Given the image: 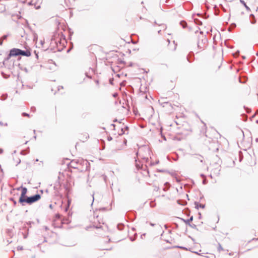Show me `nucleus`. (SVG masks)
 Returning a JSON list of instances; mask_svg holds the SVG:
<instances>
[{"instance_id":"2eb2a0df","label":"nucleus","mask_w":258,"mask_h":258,"mask_svg":"<svg viewBox=\"0 0 258 258\" xmlns=\"http://www.w3.org/2000/svg\"><path fill=\"white\" fill-rule=\"evenodd\" d=\"M136 166L137 168L138 169H140L141 168V166H140V165L137 163V160H136Z\"/></svg>"},{"instance_id":"f257e3e1","label":"nucleus","mask_w":258,"mask_h":258,"mask_svg":"<svg viewBox=\"0 0 258 258\" xmlns=\"http://www.w3.org/2000/svg\"><path fill=\"white\" fill-rule=\"evenodd\" d=\"M41 196L39 194H36L30 197H26V199L24 200V204L25 205V203L28 204L29 205L32 204V203L39 200Z\"/></svg>"},{"instance_id":"f03ea898","label":"nucleus","mask_w":258,"mask_h":258,"mask_svg":"<svg viewBox=\"0 0 258 258\" xmlns=\"http://www.w3.org/2000/svg\"><path fill=\"white\" fill-rule=\"evenodd\" d=\"M143 150V149H141L139 150V151L137 153V156L139 159L140 158L142 159V160H144L145 162H147L148 160V158L145 157L143 154H142V151ZM144 151L145 152H147L148 153H149V150L147 148H144Z\"/></svg>"},{"instance_id":"4468645a","label":"nucleus","mask_w":258,"mask_h":258,"mask_svg":"<svg viewBox=\"0 0 258 258\" xmlns=\"http://www.w3.org/2000/svg\"><path fill=\"white\" fill-rule=\"evenodd\" d=\"M195 22L198 25H202V22L200 20H199L197 19H195Z\"/></svg>"},{"instance_id":"9d476101","label":"nucleus","mask_w":258,"mask_h":258,"mask_svg":"<svg viewBox=\"0 0 258 258\" xmlns=\"http://www.w3.org/2000/svg\"><path fill=\"white\" fill-rule=\"evenodd\" d=\"M240 2L243 5V6H244V7L245 8L246 10L248 11V12H250V9L246 5V3L244 2V1H243V0H240Z\"/></svg>"},{"instance_id":"1a4fd4ad","label":"nucleus","mask_w":258,"mask_h":258,"mask_svg":"<svg viewBox=\"0 0 258 258\" xmlns=\"http://www.w3.org/2000/svg\"><path fill=\"white\" fill-rule=\"evenodd\" d=\"M159 103L163 107H164V104L168 103V101H166V98H162L159 100Z\"/></svg>"},{"instance_id":"cd10ccee","label":"nucleus","mask_w":258,"mask_h":258,"mask_svg":"<svg viewBox=\"0 0 258 258\" xmlns=\"http://www.w3.org/2000/svg\"><path fill=\"white\" fill-rule=\"evenodd\" d=\"M0 124H1V125H3V122H2L1 121H0Z\"/></svg>"},{"instance_id":"6ab92c4d","label":"nucleus","mask_w":258,"mask_h":258,"mask_svg":"<svg viewBox=\"0 0 258 258\" xmlns=\"http://www.w3.org/2000/svg\"><path fill=\"white\" fill-rule=\"evenodd\" d=\"M22 115L25 116H29V114L25 112L23 113Z\"/></svg>"},{"instance_id":"f704fd0d","label":"nucleus","mask_w":258,"mask_h":258,"mask_svg":"<svg viewBox=\"0 0 258 258\" xmlns=\"http://www.w3.org/2000/svg\"><path fill=\"white\" fill-rule=\"evenodd\" d=\"M96 227L97 228H99L100 227L96 226Z\"/></svg>"},{"instance_id":"7ed1b4c3","label":"nucleus","mask_w":258,"mask_h":258,"mask_svg":"<svg viewBox=\"0 0 258 258\" xmlns=\"http://www.w3.org/2000/svg\"><path fill=\"white\" fill-rule=\"evenodd\" d=\"M27 192V189L26 187H22V192L21 196L19 198V202L21 204L22 206H25L24 204V200L26 199V197H27L26 195Z\"/></svg>"},{"instance_id":"bb28decb","label":"nucleus","mask_w":258,"mask_h":258,"mask_svg":"<svg viewBox=\"0 0 258 258\" xmlns=\"http://www.w3.org/2000/svg\"><path fill=\"white\" fill-rule=\"evenodd\" d=\"M109 81H110V84H112V81H113V80H109Z\"/></svg>"},{"instance_id":"2f4dec72","label":"nucleus","mask_w":258,"mask_h":258,"mask_svg":"<svg viewBox=\"0 0 258 258\" xmlns=\"http://www.w3.org/2000/svg\"><path fill=\"white\" fill-rule=\"evenodd\" d=\"M14 203L15 205H16V202L14 201Z\"/></svg>"},{"instance_id":"c85d7f7f","label":"nucleus","mask_w":258,"mask_h":258,"mask_svg":"<svg viewBox=\"0 0 258 258\" xmlns=\"http://www.w3.org/2000/svg\"><path fill=\"white\" fill-rule=\"evenodd\" d=\"M150 225L152 226H154V224L150 223Z\"/></svg>"},{"instance_id":"dca6fc26","label":"nucleus","mask_w":258,"mask_h":258,"mask_svg":"<svg viewBox=\"0 0 258 258\" xmlns=\"http://www.w3.org/2000/svg\"><path fill=\"white\" fill-rule=\"evenodd\" d=\"M189 226L194 229H196L197 228V226L194 224H190Z\"/></svg>"},{"instance_id":"0eeeda50","label":"nucleus","mask_w":258,"mask_h":258,"mask_svg":"<svg viewBox=\"0 0 258 258\" xmlns=\"http://www.w3.org/2000/svg\"><path fill=\"white\" fill-rule=\"evenodd\" d=\"M78 164L79 162L75 160H73L70 163L71 166L74 168H78Z\"/></svg>"},{"instance_id":"ddd939ff","label":"nucleus","mask_w":258,"mask_h":258,"mask_svg":"<svg viewBox=\"0 0 258 258\" xmlns=\"http://www.w3.org/2000/svg\"><path fill=\"white\" fill-rule=\"evenodd\" d=\"M180 24L182 26L183 28H185L186 26V23L184 21H181Z\"/></svg>"},{"instance_id":"9b49d317","label":"nucleus","mask_w":258,"mask_h":258,"mask_svg":"<svg viewBox=\"0 0 258 258\" xmlns=\"http://www.w3.org/2000/svg\"><path fill=\"white\" fill-rule=\"evenodd\" d=\"M195 205L196 208L197 209H199V208H204L205 206V205L201 204L197 202L195 203Z\"/></svg>"},{"instance_id":"72a5a7b5","label":"nucleus","mask_w":258,"mask_h":258,"mask_svg":"<svg viewBox=\"0 0 258 258\" xmlns=\"http://www.w3.org/2000/svg\"><path fill=\"white\" fill-rule=\"evenodd\" d=\"M36 56L37 58H38V56L37 54H36Z\"/></svg>"},{"instance_id":"aec40b11","label":"nucleus","mask_w":258,"mask_h":258,"mask_svg":"<svg viewBox=\"0 0 258 258\" xmlns=\"http://www.w3.org/2000/svg\"><path fill=\"white\" fill-rule=\"evenodd\" d=\"M222 250H223V248L222 247L221 245L220 244H219V247H218V250L220 251Z\"/></svg>"},{"instance_id":"20e7f679","label":"nucleus","mask_w":258,"mask_h":258,"mask_svg":"<svg viewBox=\"0 0 258 258\" xmlns=\"http://www.w3.org/2000/svg\"><path fill=\"white\" fill-rule=\"evenodd\" d=\"M20 55V49L13 48L12 49L9 55L8 58L11 56H16Z\"/></svg>"},{"instance_id":"a878e982","label":"nucleus","mask_w":258,"mask_h":258,"mask_svg":"<svg viewBox=\"0 0 258 258\" xmlns=\"http://www.w3.org/2000/svg\"><path fill=\"white\" fill-rule=\"evenodd\" d=\"M130 239L132 241H133L135 240V239H133V238H132V237L130 238Z\"/></svg>"},{"instance_id":"39448f33","label":"nucleus","mask_w":258,"mask_h":258,"mask_svg":"<svg viewBox=\"0 0 258 258\" xmlns=\"http://www.w3.org/2000/svg\"><path fill=\"white\" fill-rule=\"evenodd\" d=\"M40 3L41 2L39 3H36L35 0H32L30 2H29L28 4L29 5H34L35 8L36 9H38L40 7Z\"/></svg>"},{"instance_id":"f8f14e48","label":"nucleus","mask_w":258,"mask_h":258,"mask_svg":"<svg viewBox=\"0 0 258 258\" xmlns=\"http://www.w3.org/2000/svg\"><path fill=\"white\" fill-rule=\"evenodd\" d=\"M250 18L252 19V20L251 21V23L252 24H255L256 23V20L253 14H250Z\"/></svg>"},{"instance_id":"5701e85b","label":"nucleus","mask_w":258,"mask_h":258,"mask_svg":"<svg viewBox=\"0 0 258 258\" xmlns=\"http://www.w3.org/2000/svg\"><path fill=\"white\" fill-rule=\"evenodd\" d=\"M27 235H28V234H24V238H25V239L27 237Z\"/></svg>"},{"instance_id":"b1692460","label":"nucleus","mask_w":258,"mask_h":258,"mask_svg":"<svg viewBox=\"0 0 258 258\" xmlns=\"http://www.w3.org/2000/svg\"><path fill=\"white\" fill-rule=\"evenodd\" d=\"M3 153V150L0 148V154H2Z\"/></svg>"},{"instance_id":"f3484780","label":"nucleus","mask_w":258,"mask_h":258,"mask_svg":"<svg viewBox=\"0 0 258 258\" xmlns=\"http://www.w3.org/2000/svg\"><path fill=\"white\" fill-rule=\"evenodd\" d=\"M158 163H159V161H156V162H151V163H150V165H151V166H153V165H155V164H158Z\"/></svg>"},{"instance_id":"7c9ffc66","label":"nucleus","mask_w":258,"mask_h":258,"mask_svg":"<svg viewBox=\"0 0 258 258\" xmlns=\"http://www.w3.org/2000/svg\"><path fill=\"white\" fill-rule=\"evenodd\" d=\"M111 126H113V127H115V125H114V124H111Z\"/></svg>"},{"instance_id":"423d86ee","label":"nucleus","mask_w":258,"mask_h":258,"mask_svg":"<svg viewBox=\"0 0 258 258\" xmlns=\"http://www.w3.org/2000/svg\"><path fill=\"white\" fill-rule=\"evenodd\" d=\"M20 55L23 56H30L31 55V52L29 50H22L20 49Z\"/></svg>"},{"instance_id":"412c9836","label":"nucleus","mask_w":258,"mask_h":258,"mask_svg":"<svg viewBox=\"0 0 258 258\" xmlns=\"http://www.w3.org/2000/svg\"><path fill=\"white\" fill-rule=\"evenodd\" d=\"M3 40L2 38L0 39V45H2L3 44Z\"/></svg>"},{"instance_id":"c756f323","label":"nucleus","mask_w":258,"mask_h":258,"mask_svg":"<svg viewBox=\"0 0 258 258\" xmlns=\"http://www.w3.org/2000/svg\"><path fill=\"white\" fill-rule=\"evenodd\" d=\"M163 139H164V140H166V138H165V136H163Z\"/></svg>"},{"instance_id":"c9c22d12","label":"nucleus","mask_w":258,"mask_h":258,"mask_svg":"<svg viewBox=\"0 0 258 258\" xmlns=\"http://www.w3.org/2000/svg\"><path fill=\"white\" fill-rule=\"evenodd\" d=\"M200 216H199V218H201V214L200 213Z\"/></svg>"},{"instance_id":"393cba45","label":"nucleus","mask_w":258,"mask_h":258,"mask_svg":"<svg viewBox=\"0 0 258 258\" xmlns=\"http://www.w3.org/2000/svg\"><path fill=\"white\" fill-rule=\"evenodd\" d=\"M178 247H179V248H181V249H185V247H182V246H178Z\"/></svg>"},{"instance_id":"a211bd4d","label":"nucleus","mask_w":258,"mask_h":258,"mask_svg":"<svg viewBox=\"0 0 258 258\" xmlns=\"http://www.w3.org/2000/svg\"><path fill=\"white\" fill-rule=\"evenodd\" d=\"M8 37V35H4L1 38L3 39V40H5V39H6Z\"/></svg>"},{"instance_id":"6e6552de","label":"nucleus","mask_w":258,"mask_h":258,"mask_svg":"<svg viewBox=\"0 0 258 258\" xmlns=\"http://www.w3.org/2000/svg\"><path fill=\"white\" fill-rule=\"evenodd\" d=\"M180 219L183 221L186 224L189 225L190 224V222L193 220V217L191 216L189 219L187 220H185L183 218H180Z\"/></svg>"},{"instance_id":"4be33fe9","label":"nucleus","mask_w":258,"mask_h":258,"mask_svg":"<svg viewBox=\"0 0 258 258\" xmlns=\"http://www.w3.org/2000/svg\"><path fill=\"white\" fill-rule=\"evenodd\" d=\"M124 134V132L123 131V129L122 128V129H121V133H119V135H122V134Z\"/></svg>"},{"instance_id":"473e14b6","label":"nucleus","mask_w":258,"mask_h":258,"mask_svg":"<svg viewBox=\"0 0 258 258\" xmlns=\"http://www.w3.org/2000/svg\"><path fill=\"white\" fill-rule=\"evenodd\" d=\"M94 195H93V202L94 201V197H93Z\"/></svg>"}]
</instances>
